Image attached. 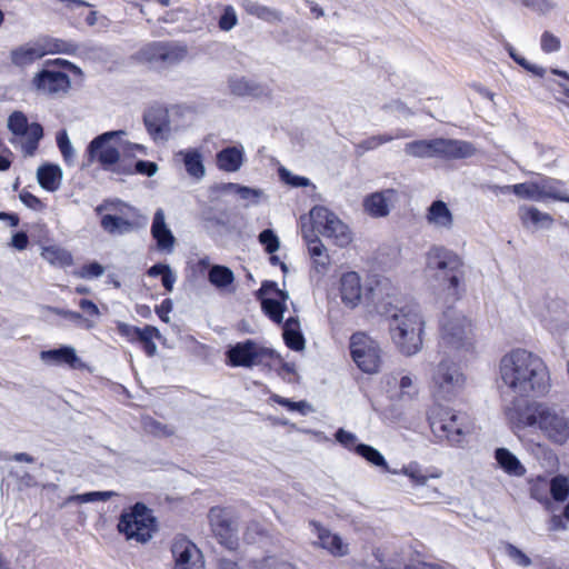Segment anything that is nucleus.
<instances>
[{
  "label": "nucleus",
  "mask_w": 569,
  "mask_h": 569,
  "mask_svg": "<svg viewBox=\"0 0 569 569\" xmlns=\"http://www.w3.org/2000/svg\"><path fill=\"white\" fill-rule=\"evenodd\" d=\"M439 346L446 355L457 353V359H442L432 375L433 391L438 398L450 400L459 390L462 378L460 349L462 348V317L455 306H448L439 320Z\"/></svg>",
  "instance_id": "f257e3e1"
},
{
  "label": "nucleus",
  "mask_w": 569,
  "mask_h": 569,
  "mask_svg": "<svg viewBox=\"0 0 569 569\" xmlns=\"http://www.w3.org/2000/svg\"><path fill=\"white\" fill-rule=\"evenodd\" d=\"M502 382L515 393L542 396L550 388L548 366L541 357L522 348L506 353L499 362Z\"/></svg>",
  "instance_id": "f03ea898"
},
{
  "label": "nucleus",
  "mask_w": 569,
  "mask_h": 569,
  "mask_svg": "<svg viewBox=\"0 0 569 569\" xmlns=\"http://www.w3.org/2000/svg\"><path fill=\"white\" fill-rule=\"evenodd\" d=\"M506 416L517 430H538L555 445L569 440V419L545 402H513L506 410Z\"/></svg>",
  "instance_id": "7ed1b4c3"
},
{
  "label": "nucleus",
  "mask_w": 569,
  "mask_h": 569,
  "mask_svg": "<svg viewBox=\"0 0 569 569\" xmlns=\"http://www.w3.org/2000/svg\"><path fill=\"white\" fill-rule=\"evenodd\" d=\"M388 321L391 339L402 355L413 356L421 350L425 320L419 305L396 307Z\"/></svg>",
  "instance_id": "20e7f679"
},
{
  "label": "nucleus",
  "mask_w": 569,
  "mask_h": 569,
  "mask_svg": "<svg viewBox=\"0 0 569 569\" xmlns=\"http://www.w3.org/2000/svg\"><path fill=\"white\" fill-rule=\"evenodd\" d=\"M426 272L439 282V287L459 300V282L462 277V260L453 251L433 246L427 252Z\"/></svg>",
  "instance_id": "39448f33"
},
{
  "label": "nucleus",
  "mask_w": 569,
  "mask_h": 569,
  "mask_svg": "<svg viewBox=\"0 0 569 569\" xmlns=\"http://www.w3.org/2000/svg\"><path fill=\"white\" fill-rule=\"evenodd\" d=\"M122 136H126V131L112 130L93 138L87 147L89 161L97 160L103 170L116 174H133L134 162L128 159L129 156L121 158L122 152L112 144L116 137Z\"/></svg>",
  "instance_id": "423d86ee"
},
{
  "label": "nucleus",
  "mask_w": 569,
  "mask_h": 569,
  "mask_svg": "<svg viewBox=\"0 0 569 569\" xmlns=\"http://www.w3.org/2000/svg\"><path fill=\"white\" fill-rule=\"evenodd\" d=\"M117 529L128 541L147 543L158 530L157 518L143 502H136L121 511Z\"/></svg>",
  "instance_id": "0eeeda50"
},
{
  "label": "nucleus",
  "mask_w": 569,
  "mask_h": 569,
  "mask_svg": "<svg viewBox=\"0 0 569 569\" xmlns=\"http://www.w3.org/2000/svg\"><path fill=\"white\" fill-rule=\"evenodd\" d=\"M188 54L187 46L176 41H152L138 51V58L154 68L180 63Z\"/></svg>",
  "instance_id": "6e6552de"
},
{
  "label": "nucleus",
  "mask_w": 569,
  "mask_h": 569,
  "mask_svg": "<svg viewBox=\"0 0 569 569\" xmlns=\"http://www.w3.org/2000/svg\"><path fill=\"white\" fill-rule=\"evenodd\" d=\"M211 531L218 542L228 550H237L239 546L238 522L231 508L212 507L208 512Z\"/></svg>",
  "instance_id": "1a4fd4ad"
},
{
  "label": "nucleus",
  "mask_w": 569,
  "mask_h": 569,
  "mask_svg": "<svg viewBox=\"0 0 569 569\" xmlns=\"http://www.w3.org/2000/svg\"><path fill=\"white\" fill-rule=\"evenodd\" d=\"M312 229L326 238H332L339 247H345L351 241V233L332 211L322 206H316L310 210Z\"/></svg>",
  "instance_id": "9d476101"
},
{
  "label": "nucleus",
  "mask_w": 569,
  "mask_h": 569,
  "mask_svg": "<svg viewBox=\"0 0 569 569\" xmlns=\"http://www.w3.org/2000/svg\"><path fill=\"white\" fill-rule=\"evenodd\" d=\"M312 229L326 238H332L339 247H345L351 241V233L332 211L322 206H316L310 210Z\"/></svg>",
  "instance_id": "9b49d317"
},
{
  "label": "nucleus",
  "mask_w": 569,
  "mask_h": 569,
  "mask_svg": "<svg viewBox=\"0 0 569 569\" xmlns=\"http://www.w3.org/2000/svg\"><path fill=\"white\" fill-rule=\"evenodd\" d=\"M312 229L326 238H332L339 247H345L351 241V233L332 211L322 206H316L310 210Z\"/></svg>",
  "instance_id": "f8f14e48"
},
{
  "label": "nucleus",
  "mask_w": 569,
  "mask_h": 569,
  "mask_svg": "<svg viewBox=\"0 0 569 569\" xmlns=\"http://www.w3.org/2000/svg\"><path fill=\"white\" fill-rule=\"evenodd\" d=\"M407 156L413 158H460L462 147L457 140L442 138L421 139L408 142L403 149Z\"/></svg>",
  "instance_id": "ddd939ff"
},
{
  "label": "nucleus",
  "mask_w": 569,
  "mask_h": 569,
  "mask_svg": "<svg viewBox=\"0 0 569 569\" xmlns=\"http://www.w3.org/2000/svg\"><path fill=\"white\" fill-rule=\"evenodd\" d=\"M272 356L273 350L262 347L251 339L230 345L226 350L227 363L231 367L252 368Z\"/></svg>",
  "instance_id": "4468645a"
},
{
  "label": "nucleus",
  "mask_w": 569,
  "mask_h": 569,
  "mask_svg": "<svg viewBox=\"0 0 569 569\" xmlns=\"http://www.w3.org/2000/svg\"><path fill=\"white\" fill-rule=\"evenodd\" d=\"M350 353L358 368L366 373H376L381 363L378 343L362 332L350 339Z\"/></svg>",
  "instance_id": "2eb2a0df"
},
{
  "label": "nucleus",
  "mask_w": 569,
  "mask_h": 569,
  "mask_svg": "<svg viewBox=\"0 0 569 569\" xmlns=\"http://www.w3.org/2000/svg\"><path fill=\"white\" fill-rule=\"evenodd\" d=\"M8 129L12 134L26 137L21 143L22 152L26 157L34 156L40 140L43 138V128L39 122H28L27 116L22 111H13L8 118Z\"/></svg>",
  "instance_id": "dca6fc26"
},
{
  "label": "nucleus",
  "mask_w": 569,
  "mask_h": 569,
  "mask_svg": "<svg viewBox=\"0 0 569 569\" xmlns=\"http://www.w3.org/2000/svg\"><path fill=\"white\" fill-rule=\"evenodd\" d=\"M256 297L270 320L278 325L283 322V313L287 310L286 302L289 299L287 291L279 289L277 282L264 280L256 292Z\"/></svg>",
  "instance_id": "f3484780"
},
{
  "label": "nucleus",
  "mask_w": 569,
  "mask_h": 569,
  "mask_svg": "<svg viewBox=\"0 0 569 569\" xmlns=\"http://www.w3.org/2000/svg\"><path fill=\"white\" fill-rule=\"evenodd\" d=\"M31 84L38 92L50 97H59L68 93L71 81L67 73L46 67L36 73Z\"/></svg>",
  "instance_id": "a211bd4d"
},
{
  "label": "nucleus",
  "mask_w": 569,
  "mask_h": 569,
  "mask_svg": "<svg viewBox=\"0 0 569 569\" xmlns=\"http://www.w3.org/2000/svg\"><path fill=\"white\" fill-rule=\"evenodd\" d=\"M512 193L519 198L535 201H545L547 199L569 201L568 197L562 196L551 184V179L549 178H543L540 181L516 183L512 187Z\"/></svg>",
  "instance_id": "6ab92c4d"
},
{
  "label": "nucleus",
  "mask_w": 569,
  "mask_h": 569,
  "mask_svg": "<svg viewBox=\"0 0 569 569\" xmlns=\"http://www.w3.org/2000/svg\"><path fill=\"white\" fill-rule=\"evenodd\" d=\"M174 569H204L201 551L187 539H178L171 547Z\"/></svg>",
  "instance_id": "aec40b11"
},
{
  "label": "nucleus",
  "mask_w": 569,
  "mask_h": 569,
  "mask_svg": "<svg viewBox=\"0 0 569 569\" xmlns=\"http://www.w3.org/2000/svg\"><path fill=\"white\" fill-rule=\"evenodd\" d=\"M309 525L312 527V532L318 538L315 546L326 549L333 557H343L348 555V545L343 542L339 535L332 533L329 529L315 520L310 521Z\"/></svg>",
  "instance_id": "412c9836"
},
{
  "label": "nucleus",
  "mask_w": 569,
  "mask_h": 569,
  "mask_svg": "<svg viewBox=\"0 0 569 569\" xmlns=\"http://www.w3.org/2000/svg\"><path fill=\"white\" fill-rule=\"evenodd\" d=\"M151 236L157 242V248L161 251L171 252L176 242V238L166 223L164 211L158 209L154 212Z\"/></svg>",
  "instance_id": "4be33fe9"
},
{
  "label": "nucleus",
  "mask_w": 569,
  "mask_h": 569,
  "mask_svg": "<svg viewBox=\"0 0 569 569\" xmlns=\"http://www.w3.org/2000/svg\"><path fill=\"white\" fill-rule=\"evenodd\" d=\"M431 429L437 438L446 439L451 446H459L462 441V425L456 415L431 422Z\"/></svg>",
  "instance_id": "5701e85b"
},
{
  "label": "nucleus",
  "mask_w": 569,
  "mask_h": 569,
  "mask_svg": "<svg viewBox=\"0 0 569 569\" xmlns=\"http://www.w3.org/2000/svg\"><path fill=\"white\" fill-rule=\"evenodd\" d=\"M40 359L48 365H67L72 369L82 366L76 349L71 346H61L59 348L43 350L40 352Z\"/></svg>",
  "instance_id": "b1692460"
},
{
  "label": "nucleus",
  "mask_w": 569,
  "mask_h": 569,
  "mask_svg": "<svg viewBox=\"0 0 569 569\" xmlns=\"http://www.w3.org/2000/svg\"><path fill=\"white\" fill-rule=\"evenodd\" d=\"M44 51L40 48L39 41L28 42L16 47L10 51V61L13 66L24 68L41 59Z\"/></svg>",
  "instance_id": "393cba45"
},
{
  "label": "nucleus",
  "mask_w": 569,
  "mask_h": 569,
  "mask_svg": "<svg viewBox=\"0 0 569 569\" xmlns=\"http://www.w3.org/2000/svg\"><path fill=\"white\" fill-rule=\"evenodd\" d=\"M340 293L342 302L351 308L356 307L361 299L360 278L357 272H347L340 280Z\"/></svg>",
  "instance_id": "a878e982"
},
{
  "label": "nucleus",
  "mask_w": 569,
  "mask_h": 569,
  "mask_svg": "<svg viewBox=\"0 0 569 569\" xmlns=\"http://www.w3.org/2000/svg\"><path fill=\"white\" fill-rule=\"evenodd\" d=\"M143 122L148 133L153 140L164 139V131L168 130L169 121L166 110L149 109L143 114Z\"/></svg>",
  "instance_id": "bb28decb"
},
{
  "label": "nucleus",
  "mask_w": 569,
  "mask_h": 569,
  "mask_svg": "<svg viewBox=\"0 0 569 569\" xmlns=\"http://www.w3.org/2000/svg\"><path fill=\"white\" fill-rule=\"evenodd\" d=\"M216 159L220 170L236 172L244 161L243 148L241 146L226 147L217 153Z\"/></svg>",
  "instance_id": "cd10ccee"
},
{
  "label": "nucleus",
  "mask_w": 569,
  "mask_h": 569,
  "mask_svg": "<svg viewBox=\"0 0 569 569\" xmlns=\"http://www.w3.org/2000/svg\"><path fill=\"white\" fill-rule=\"evenodd\" d=\"M426 220L436 228L450 229L453 217L447 203L442 200H435L427 209Z\"/></svg>",
  "instance_id": "c85d7f7f"
},
{
  "label": "nucleus",
  "mask_w": 569,
  "mask_h": 569,
  "mask_svg": "<svg viewBox=\"0 0 569 569\" xmlns=\"http://www.w3.org/2000/svg\"><path fill=\"white\" fill-rule=\"evenodd\" d=\"M230 92L238 97H253L258 98L267 94L266 88L246 77H231L228 81Z\"/></svg>",
  "instance_id": "c756f323"
},
{
  "label": "nucleus",
  "mask_w": 569,
  "mask_h": 569,
  "mask_svg": "<svg viewBox=\"0 0 569 569\" xmlns=\"http://www.w3.org/2000/svg\"><path fill=\"white\" fill-rule=\"evenodd\" d=\"M282 337L286 346L293 351H301L306 347L298 317H290L283 322Z\"/></svg>",
  "instance_id": "7c9ffc66"
},
{
  "label": "nucleus",
  "mask_w": 569,
  "mask_h": 569,
  "mask_svg": "<svg viewBox=\"0 0 569 569\" xmlns=\"http://www.w3.org/2000/svg\"><path fill=\"white\" fill-rule=\"evenodd\" d=\"M183 162L184 169L188 174L196 180L204 177L206 168L202 160V154L197 149L180 150L176 153Z\"/></svg>",
  "instance_id": "2f4dec72"
},
{
  "label": "nucleus",
  "mask_w": 569,
  "mask_h": 569,
  "mask_svg": "<svg viewBox=\"0 0 569 569\" xmlns=\"http://www.w3.org/2000/svg\"><path fill=\"white\" fill-rule=\"evenodd\" d=\"M395 193V190L387 189L380 192H375L365 199L363 206L366 211L372 217H386L389 214V197Z\"/></svg>",
  "instance_id": "473e14b6"
},
{
  "label": "nucleus",
  "mask_w": 569,
  "mask_h": 569,
  "mask_svg": "<svg viewBox=\"0 0 569 569\" xmlns=\"http://www.w3.org/2000/svg\"><path fill=\"white\" fill-rule=\"evenodd\" d=\"M37 178L43 189L56 191L59 189L62 180V170L58 164L46 163L38 168Z\"/></svg>",
  "instance_id": "72a5a7b5"
},
{
  "label": "nucleus",
  "mask_w": 569,
  "mask_h": 569,
  "mask_svg": "<svg viewBox=\"0 0 569 569\" xmlns=\"http://www.w3.org/2000/svg\"><path fill=\"white\" fill-rule=\"evenodd\" d=\"M408 134L405 130H397L395 134L383 133L371 136L358 143L355 144V153L357 157H362L365 152L375 150L383 143L390 142L393 139H402L408 138Z\"/></svg>",
  "instance_id": "f704fd0d"
},
{
  "label": "nucleus",
  "mask_w": 569,
  "mask_h": 569,
  "mask_svg": "<svg viewBox=\"0 0 569 569\" xmlns=\"http://www.w3.org/2000/svg\"><path fill=\"white\" fill-rule=\"evenodd\" d=\"M495 459L499 467L510 476L521 477L526 473V468L520 460L506 448L496 449Z\"/></svg>",
  "instance_id": "c9c22d12"
},
{
  "label": "nucleus",
  "mask_w": 569,
  "mask_h": 569,
  "mask_svg": "<svg viewBox=\"0 0 569 569\" xmlns=\"http://www.w3.org/2000/svg\"><path fill=\"white\" fill-rule=\"evenodd\" d=\"M241 6L248 14L254 16L266 22L272 23L282 20V13L279 10L260 4L256 1L242 0Z\"/></svg>",
  "instance_id": "e433bc0d"
},
{
  "label": "nucleus",
  "mask_w": 569,
  "mask_h": 569,
  "mask_svg": "<svg viewBox=\"0 0 569 569\" xmlns=\"http://www.w3.org/2000/svg\"><path fill=\"white\" fill-rule=\"evenodd\" d=\"M518 214L522 226L525 227H550L553 223V218L549 213L541 212L536 207L522 206L519 208Z\"/></svg>",
  "instance_id": "4c0bfd02"
},
{
  "label": "nucleus",
  "mask_w": 569,
  "mask_h": 569,
  "mask_svg": "<svg viewBox=\"0 0 569 569\" xmlns=\"http://www.w3.org/2000/svg\"><path fill=\"white\" fill-rule=\"evenodd\" d=\"M40 48L44 51V56L48 53H66L73 54L78 50V44L72 41H67L62 39L46 37L39 39Z\"/></svg>",
  "instance_id": "58836bf2"
},
{
  "label": "nucleus",
  "mask_w": 569,
  "mask_h": 569,
  "mask_svg": "<svg viewBox=\"0 0 569 569\" xmlns=\"http://www.w3.org/2000/svg\"><path fill=\"white\" fill-rule=\"evenodd\" d=\"M208 281L219 290L226 289L234 281L233 271L221 264H212L208 271Z\"/></svg>",
  "instance_id": "ea45409f"
},
{
  "label": "nucleus",
  "mask_w": 569,
  "mask_h": 569,
  "mask_svg": "<svg viewBox=\"0 0 569 569\" xmlns=\"http://www.w3.org/2000/svg\"><path fill=\"white\" fill-rule=\"evenodd\" d=\"M101 227L110 234H123L133 230L134 223L114 214H104Z\"/></svg>",
  "instance_id": "a19ab883"
},
{
  "label": "nucleus",
  "mask_w": 569,
  "mask_h": 569,
  "mask_svg": "<svg viewBox=\"0 0 569 569\" xmlns=\"http://www.w3.org/2000/svg\"><path fill=\"white\" fill-rule=\"evenodd\" d=\"M41 256L43 259L54 266L68 267L72 264L71 253L58 246L43 247Z\"/></svg>",
  "instance_id": "79ce46f5"
},
{
  "label": "nucleus",
  "mask_w": 569,
  "mask_h": 569,
  "mask_svg": "<svg viewBox=\"0 0 569 569\" xmlns=\"http://www.w3.org/2000/svg\"><path fill=\"white\" fill-rule=\"evenodd\" d=\"M355 452L376 467L388 469L387 461L379 450L366 443H358Z\"/></svg>",
  "instance_id": "37998d69"
},
{
  "label": "nucleus",
  "mask_w": 569,
  "mask_h": 569,
  "mask_svg": "<svg viewBox=\"0 0 569 569\" xmlns=\"http://www.w3.org/2000/svg\"><path fill=\"white\" fill-rule=\"evenodd\" d=\"M113 496H118L114 491H90L86 493L80 495H73L66 499L63 502L64 506L70 505L72 502L76 503H87V502H94V501H107Z\"/></svg>",
  "instance_id": "c03bdc74"
},
{
  "label": "nucleus",
  "mask_w": 569,
  "mask_h": 569,
  "mask_svg": "<svg viewBox=\"0 0 569 569\" xmlns=\"http://www.w3.org/2000/svg\"><path fill=\"white\" fill-rule=\"evenodd\" d=\"M550 493L553 500L565 501L569 497V480L565 476H556L550 481Z\"/></svg>",
  "instance_id": "a18cd8bd"
},
{
  "label": "nucleus",
  "mask_w": 569,
  "mask_h": 569,
  "mask_svg": "<svg viewBox=\"0 0 569 569\" xmlns=\"http://www.w3.org/2000/svg\"><path fill=\"white\" fill-rule=\"evenodd\" d=\"M57 146L63 157L66 163L71 164L74 160V149L71 144V141L68 137L66 130H61L57 133Z\"/></svg>",
  "instance_id": "49530a36"
},
{
  "label": "nucleus",
  "mask_w": 569,
  "mask_h": 569,
  "mask_svg": "<svg viewBox=\"0 0 569 569\" xmlns=\"http://www.w3.org/2000/svg\"><path fill=\"white\" fill-rule=\"evenodd\" d=\"M238 24V14L230 4L223 6L222 12L218 19V27L221 31H230Z\"/></svg>",
  "instance_id": "de8ad7c7"
},
{
  "label": "nucleus",
  "mask_w": 569,
  "mask_h": 569,
  "mask_svg": "<svg viewBox=\"0 0 569 569\" xmlns=\"http://www.w3.org/2000/svg\"><path fill=\"white\" fill-rule=\"evenodd\" d=\"M56 312H57V315L71 321L79 328L89 330V329L93 328V326H94L92 321L84 318L80 312L67 310V309H58Z\"/></svg>",
  "instance_id": "09e8293b"
},
{
  "label": "nucleus",
  "mask_w": 569,
  "mask_h": 569,
  "mask_svg": "<svg viewBox=\"0 0 569 569\" xmlns=\"http://www.w3.org/2000/svg\"><path fill=\"white\" fill-rule=\"evenodd\" d=\"M503 548L506 555L518 566L529 567L531 565V559L515 545L505 542Z\"/></svg>",
  "instance_id": "8fccbe9b"
},
{
  "label": "nucleus",
  "mask_w": 569,
  "mask_h": 569,
  "mask_svg": "<svg viewBox=\"0 0 569 569\" xmlns=\"http://www.w3.org/2000/svg\"><path fill=\"white\" fill-rule=\"evenodd\" d=\"M259 242L264 247V250L270 254L274 253L280 247L279 238L272 229L262 230L259 234Z\"/></svg>",
  "instance_id": "3c124183"
},
{
  "label": "nucleus",
  "mask_w": 569,
  "mask_h": 569,
  "mask_svg": "<svg viewBox=\"0 0 569 569\" xmlns=\"http://www.w3.org/2000/svg\"><path fill=\"white\" fill-rule=\"evenodd\" d=\"M279 177L283 182L290 184L291 187L299 188L310 184V180L308 178L292 174L288 169L283 167L279 169Z\"/></svg>",
  "instance_id": "603ef678"
},
{
  "label": "nucleus",
  "mask_w": 569,
  "mask_h": 569,
  "mask_svg": "<svg viewBox=\"0 0 569 569\" xmlns=\"http://www.w3.org/2000/svg\"><path fill=\"white\" fill-rule=\"evenodd\" d=\"M540 46H541V50L545 53H551V52H556L560 49L561 42H560V39L558 37H556L553 33H551L550 31H545L541 34Z\"/></svg>",
  "instance_id": "864d4df0"
},
{
  "label": "nucleus",
  "mask_w": 569,
  "mask_h": 569,
  "mask_svg": "<svg viewBox=\"0 0 569 569\" xmlns=\"http://www.w3.org/2000/svg\"><path fill=\"white\" fill-rule=\"evenodd\" d=\"M146 431L154 435V436H171L173 430L162 422L154 420L152 418H148L143 422Z\"/></svg>",
  "instance_id": "5fc2aeb1"
},
{
  "label": "nucleus",
  "mask_w": 569,
  "mask_h": 569,
  "mask_svg": "<svg viewBox=\"0 0 569 569\" xmlns=\"http://www.w3.org/2000/svg\"><path fill=\"white\" fill-rule=\"evenodd\" d=\"M117 148L123 156L134 157V152L146 153V147L139 143L122 141L121 137H116Z\"/></svg>",
  "instance_id": "6e6d98bb"
},
{
  "label": "nucleus",
  "mask_w": 569,
  "mask_h": 569,
  "mask_svg": "<svg viewBox=\"0 0 569 569\" xmlns=\"http://www.w3.org/2000/svg\"><path fill=\"white\" fill-rule=\"evenodd\" d=\"M335 437L340 445H342L345 448L349 450H351L352 448L355 449L356 446L358 445L356 435L342 428L336 431Z\"/></svg>",
  "instance_id": "4d7b16f0"
},
{
  "label": "nucleus",
  "mask_w": 569,
  "mask_h": 569,
  "mask_svg": "<svg viewBox=\"0 0 569 569\" xmlns=\"http://www.w3.org/2000/svg\"><path fill=\"white\" fill-rule=\"evenodd\" d=\"M303 238L308 243V251H309L311 259H313L315 257L321 256V252L326 251V247L323 246V243L320 241V239L317 236L303 234Z\"/></svg>",
  "instance_id": "13d9d810"
},
{
  "label": "nucleus",
  "mask_w": 569,
  "mask_h": 569,
  "mask_svg": "<svg viewBox=\"0 0 569 569\" xmlns=\"http://www.w3.org/2000/svg\"><path fill=\"white\" fill-rule=\"evenodd\" d=\"M158 171V166L153 161L137 160L134 162V173H140L147 177H153Z\"/></svg>",
  "instance_id": "bf43d9fd"
},
{
  "label": "nucleus",
  "mask_w": 569,
  "mask_h": 569,
  "mask_svg": "<svg viewBox=\"0 0 569 569\" xmlns=\"http://www.w3.org/2000/svg\"><path fill=\"white\" fill-rule=\"evenodd\" d=\"M153 338H160V331L156 327L147 325L144 328H139L136 341L143 346Z\"/></svg>",
  "instance_id": "052dcab7"
},
{
  "label": "nucleus",
  "mask_w": 569,
  "mask_h": 569,
  "mask_svg": "<svg viewBox=\"0 0 569 569\" xmlns=\"http://www.w3.org/2000/svg\"><path fill=\"white\" fill-rule=\"evenodd\" d=\"M19 198L24 206L32 210H41L43 208L41 200L27 190H22Z\"/></svg>",
  "instance_id": "680f3d73"
},
{
  "label": "nucleus",
  "mask_w": 569,
  "mask_h": 569,
  "mask_svg": "<svg viewBox=\"0 0 569 569\" xmlns=\"http://www.w3.org/2000/svg\"><path fill=\"white\" fill-rule=\"evenodd\" d=\"M117 331L120 336L126 337L129 341H136L139 327H134L124 322H118Z\"/></svg>",
  "instance_id": "e2e57ef3"
},
{
  "label": "nucleus",
  "mask_w": 569,
  "mask_h": 569,
  "mask_svg": "<svg viewBox=\"0 0 569 569\" xmlns=\"http://www.w3.org/2000/svg\"><path fill=\"white\" fill-rule=\"evenodd\" d=\"M389 569H443V568L436 563H428V562L417 560V561H411L409 563L390 567Z\"/></svg>",
  "instance_id": "0e129e2a"
},
{
  "label": "nucleus",
  "mask_w": 569,
  "mask_h": 569,
  "mask_svg": "<svg viewBox=\"0 0 569 569\" xmlns=\"http://www.w3.org/2000/svg\"><path fill=\"white\" fill-rule=\"evenodd\" d=\"M10 244L17 250H24L29 244L28 234L24 231L13 233Z\"/></svg>",
  "instance_id": "69168bd1"
},
{
  "label": "nucleus",
  "mask_w": 569,
  "mask_h": 569,
  "mask_svg": "<svg viewBox=\"0 0 569 569\" xmlns=\"http://www.w3.org/2000/svg\"><path fill=\"white\" fill-rule=\"evenodd\" d=\"M312 263L317 272L325 273L330 264V258L326 251H323L321 252V256L315 257L312 259Z\"/></svg>",
  "instance_id": "338daca9"
},
{
  "label": "nucleus",
  "mask_w": 569,
  "mask_h": 569,
  "mask_svg": "<svg viewBox=\"0 0 569 569\" xmlns=\"http://www.w3.org/2000/svg\"><path fill=\"white\" fill-rule=\"evenodd\" d=\"M83 271H84L83 276L90 277V278H97V277H100L103 274L104 268L100 263L93 261V262H90L89 264H86L83 267Z\"/></svg>",
  "instance_id": "774afa93"
}]
</instances>
